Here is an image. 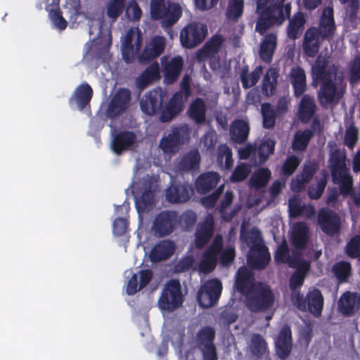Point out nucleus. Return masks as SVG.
Masks as SVG:
<instances>
[{
    "label": "nucleus",
    "instance_id": "obj_1",
    "mask_svg": "<svg viewBox=\"0 0 360 360\" xmlns=\"http://www.w3.org/2000/svg\"><path fill=\"white\" fill-rule=\"evenodd\" d=\"M327 64L326 59L321 60L320 56L316 57V85L320 86L317 98L323 108H327L342 96L337 84L338 67L333 65L327 68Z\"/></svg>",
    "mask_w": 360,
    "mask_h": 360
},
{
    "label": "nucleus",
    "instance_id": "obj_2",
    "mask_svg": "<svg viewBox=\"0 0 360 360\" xmlns=\"http://www.w3.org/2000/svg\"><path fill=\"white\" fill-rule=\"evenodd\" d=\"M329 166L333 184L340 186V194L344 198L350 196L354 204L360 207V192L354 191L353 179L346 165L345 154L338 149L333 151L330 155Z\"/></svg>",
    "mask_w": 360,
    "mask_h": 360
},
{
    "label": "nucleus",
    "instance_id": "obj_3",
    "mask_svg": "<svg viewBox=\"0 0 360 360\" xmlns=\"http://www.w3.org/2000/svg\"><path fill=\"white\" fill-rule=\"evenodd\" d=\"M285 0H273L272 5L266 13L256 11L257 19L255 31L259 34H264L269 28L281 25L287 18L290 17L291 4H285Z\"/></svg>",
    "mask_w": 360,
    "mask_h": 360
},
{
    "label": "nucleus",
    "instance_id": "obj_4",
    "mask_svg": "<svg viewBox=\"0 0 360 360\" xmlns=\"http://www.w3.org/2000/svg\"><path fill=\"white\" fill-rule=\"evenodd\" d=\"M275 296L270 286L258 282L253 290L245 297L247 308L253 313L265 312L274 304Z\"/></svg>",
    "mask_w": 360,
    "mask_h": 360
},
{
    "label": "nucleus",
    "instance_id": "obj_5",
    "mask_svg": "<svg viewBox=\"0 0 360 360\" xmlns=\"http://www.w3.org/2000/svg\"><path fill=\"white\" fill-rule=\"evenodd\" d=\"M150 13L152 19L162 20V27H165L174 25L182 15L179 4L167 2L166 0H150Z\"/></svg>",
    "mask_w": 360,
    "mask_h": 360
},
{
    "label": "nucleus",
    "instance_id": "obj_6",
    "mask_svg": "<svg viewBox=\"0 0 360 360\" xmlns=\"http://www.w3.org/2000/svg\"><path fill=\"white\" fill-rule=\"evenodd\" d=\"M184 302L181 285L178 279H170L164 285L158 299L162 311L172 312L181 307Z\"/></svg>",
    "mask_w": 360,
    "mask_h": 360
},
{
    "label": "nucleus",
    "instance_id": "obj_7",
    "mask_svg": "<svg viewBox=\"0 0 360 360\" xmlns=\"http://www.w3.org/2000/svg\"><path fill=\"white\" fill-rule=\"evenodd\" d=\"M166 93L160 87L155 88L146 92L140 100V108L146 115L154 116L159 115L160 122L165 123L169 121L162 120V116L165 111Z\"/></svg>",
    "mask_w": 360,
    "mask_h": 360
},
{
    "label": "nucleus",
    "instance_id": "obj_8",
    "mask_svg": "<svg viewBox=\"0 0 360 360\" xmlns=\"http://www.w3.org/2000/svg\"><path fill=\"white\" fill-rule=\"evenodd\" d=\"M191 94L189 76H184L180 83V90L174 93L166 103L162 120L171 121L184 110V103Z\"/></svg>",
    "mask_w": 360,
    "mask_h": 360
},
{
    "label": "nucleus",
    "instance_id": "obj_9",
    "mask_svg": "<svg viewBox=\"0 0 360 360\" xmlns=\"http://www.w3.org/2000/svg\"><path fill=\"white\" fill-rule=\"evenodd\" d=\"M305 276L296 272L293 273L290 278L289 285L292 290V301L296 307L302 311H308L315 316V288L309 290L306 297L296 289L302 285Z\"/></svg>",
    "mask_w": 360,
    "mask_h": 360
},
{
    "label": "nucleus",
    "instance_id": "obj_10",
    "mask_svg": "<svg viewBox=\"0 0 360 360\" xmlns=\"http://www.w3.org/2000/svg\"><path fill=\"white\" fill-rule=\"evenodd\" d=\"M207 34V27L206 25L193 21L188 23L181 30L180 42L185 49H193L202 43Z\"/></svg>",
    "mask_w": 360,
    "mask_h": 360
},
{
    "label": "nucleus",
    "instance_id": "obj_11",
    "mask_svg": "<svg viewBox=\"0 0 360 360\" xmlns=\"http://www.w3.org/2000/svg\"><path fill=\"white\" fill-rule=\"evenodd\" d=\"M216 331L210 326L202 327L196 333L195 341L202 354L203 360H218L214 345Z\"/></svg>",
    "mask_w": 360,
    "mask_h": 360
},
{
    "label": "nucleus",
    "instance_id": "obj_12",
    "mask_svg": "<svg viewBox=\"0 0 360 360\" xmlns=\"http://www.w3.org/2000/svg\"><path fill=\"white\" fill-rule=\"evenodd\" d=\"M131 102V92L127 88H119L112 96L108 104L105 115L110 119H115L129 108Z\"/></svg>",
    "mask_w": 360,
    "mask_h": 360
},
{
    "label": "nucleus",
    "instance_id": "obj_13",
    "mask_svg": "<svg viewBox=\"0 0 360 360\" xmlns=\"http://www.w3.org/2000/svg\"><path fill=\"white\" fill-rule=\"evenodd\" d=\"M222 283L218 279L206 281L198 292L197 300L202 308H209L215 305L221 294Z\"/></svg>",
    "mask_w": 360,
    "mask_h": 360
},
{
    "label": "nucleus",
    "instance_id": "obj_14",
    "mask_svg": "<svg viewBox=\"0 0 360 360\" xmlns=\"http://www.w3.org/2000/svg\"><path fill=\"white\" fill-rule=\"evenodd\" d=\"M179 214L174 210H163L155 217L153 230L155 236L164 237L171 234L178 224Z\"/></svg>",
    "mask_w": 360,
    "mask_h": 360
},
{
    "label": "nucleus",
    "instance_id": "obj_15",
    "mask_svg": "<svg viewBox=\"0 0 360 360\" xmlns=\"http://www.w3.org/2000/svg\"><path fill=\"white\" fill-rule=\"evenodd\" d=\"M316 222L326 235L333 236L340 233L341 220L339 215L333 210L328 208H321L316 214Z\"/></svg>",
    "mask_w": 360,
    "mask_h": 360
},
{
    "label": "nucleus",
    "instance_id": "obj_16",
    "mask_svg": "<svg viewBox=\"0 0 360 360\" xmlns=\"http://www.w3.org/2000/svg\"><path fill=\"white\" fill-rule=\"evenodd\" d=\"M335 30L333 8L331 6H328L323 9L319 20V27H316V53L318 52L319 38L322 40L330 41L333 39Z\"/></svg>",
    "mask_w": 360,
    "mask_h": 360
},
{
    "label": "nucleus",
    "instance_id": "obj_17",
    "mask_svg": "<svg viewBox=\"0 0 360 360\" xmlns=\"http://www.w3.org/2000/svg\"><path fill=\"white\" fill-rule=\"evenodd\" d=\"M223 243L221 236H216L210 246L202 254L200 269L204 272L212 271L216 266L218 255L222 250Z\"/></svg>",
    "mask_w": 360,
    "mask_h": 360
},
{
    "label": "nucleus",
    "instance_id": "obj_18",
    "mask_svg": "<svg viewBox=\"0 0 360 360\" xmlns=\"http://www.w3.org/2000/svg\"><path fill=\"white\" fill-rule=\"evenodd\" d=\"M270 260V253L264 245H255L250 247L247 255V262L251 269L263 270L268 266Z\"/></svg>",
    "mask_w": 360,
    "mask_h": 360
},
{
    "label": "nucleus",
    "instance_id": "obj_19",
    "mask_svg": "<svg viewBox=\"0 0 360 360\" xmlns=\"http://www.w3.org/2000/svg\"><path fill=\"white\" fill-rule=\"evenodd\" d=\"M193 191L191 186L188 184L172 182L165 191V199L170 203H184L191 198Z\"/></svg>",
    "mask_w": 360,
    "mask_h": 360
},
{
    "label": "nucleus",
    "instance_id": "obj_20",
    "mask_svg": "<svg viewBox=\"0 0 360 360\" xmlns=\"http://www.w3.org/2000/svg\"><path fill=\"white\" fill-rule=\"evenodd\" d=\"M187 129L184 127L172 128L171 132L161 139L159 146L165 153H175L179 150L180 145L183 143L184 136Z\"/></svg>",
    "mask_w": 360,
    "mask_h": 360
},
{
    "label": "nucleus",
    "instance_id": "obj_21",
    "mask_svg": "<svg viewBox=\"0 0 360 360\" xmlns=\"http://www.w3.org/2000/svg\"><path fill=\"white\" fill-rule=\"evenodd\" d=\"M253 274L245 266L238 268L234 283L236 290L245 297L256 286Z\"/></svg>",
    "mask_w": 360,
    "mask_h": 360
},
{
    "label": "nucleus",
    "instance_id": "obj_22",
    "mask_svg": "<svg viewBox=\"0 0 360 360\" xmlns=\"http://www.w3.org/2000/svg\"><path fill=\"white\" fill-rule=\"evenodd\" d=\"M165 57L162 58L165 81L171 84L179 78L184 64V59L180 56L172 58L169 61L165 62Z\"/></svg>",
    "mask_w": 360,
    "mask_h": 360
},
{
    "label": "nucleus",
    "instance_id": "obj_23",
    "mask_svg": "<svg viewBox=\"0 0 360 360\" xmlns=\"http://www.w3.org/2000/svg\"><path fill=\"white\" fill-rule=\"evenodd\" d=\"M360 307V295L356 292H345L339 298L338 309L346 316H352Z\"/></svg>",
    "mask_w": 360,
    "mask_h": 360
},
{
    "label": "nucleus",
    "instance_id": "obj_24",
    "mask_svg": "<svg viewBox=\"0 0 360 360\" xmlns=\"http://www.w3.org/2000/svg\"><path fill=\"white\" fill-rule=\"evenodd\" d=\"M276 354L281 359H285L292 351V332L288 325H285L280 330L276 340Z\"/></svg>",
    "mask_w": 360,
    "mask_h": 360
},
{
    "label": "nucleus",
    "instance_id": "obj_25",
    "mask_svg": "<svg viewBox=\"0 0 360 360\" xmlns=\"http://www.w3.org/2000/svg\"><path fill=\"white\" fill-rule=\"evenodd\" d=\"M220 180L221 176L217 172H203L195 180V189L200 194H207L217 187Z\"/></svg>",
    "mask_w": 360,
    "mask_h": 360
},
{
    "label": "nucleus",
    "instance_id": "obj_26",
    "mask_svg": "<svg viewBox=\"0 0 360 360\" xmlns=\"http://www.w3.org/2000/svg\"><path fill=\"white\" fill-rule=\"evenodd\" d=\"M214 226L212 217H207L198 226L195 234V245L197 248L201 249L210 242L214 234Z\"/></svg>",
    "mask_w": 360,
    "mask_h": 360
},
{
    "label": "nucleus",
    "instance_id": "obj_27",
    "mask_svg": "<svg viewBox=\"0 0 360 360\" xmlns=\"http://www.w3.org/2000/svg\"><path fill=\"white\" fill-rule=\"evenodd\" d=\"M136 141V136L133 131H122L114 136L111 148L117 155H120L133 146Z\"/></svg>",
    "mask_w": 360,
    "mask_h": 360
},
{
    "label": "nucleus",
    "instance_id": "obj_28",
    "mask_svg": "<svg viewBox=\"0 0 360 360\" xmlns=\"http://www.w3.org/2000/svg\"><path fill=\"white\" fill-rule=\"evenodd\" d=\"M174 250L175 244L172 240H161L152 248L150 259L153 262L166 260L174 254Z\"/></svg>",
    "mask_w": 360,
    "mask_h": 360
},
{
    "label": "nucleus",
    "instance_id": "obj_29",
    "mask_svg": "<svg viewBox=\"0 0 360 360\" xmlns=\"http://www.w3.org/2000/svg\"><path fill=\"white\" fill-rule=\"evenodd\" d=\"M309 231L307 226L304 222L295 223L293 226L290 240L295 250L304 249L308 243Z\"/></svg>",
    "mask_w": 360,
    "mask_h": 360
},
{
    "label": "nucleus",
    "instance_id": "obj_30",
    "mask_svg": "<svg viewBox=\"0 0 360 360\" xmlns=\"http://www.w3.org/2000/svg\"><path fill=\"white\" fill-rule=\"evenodd\" d=\"M93 89L88 83H82L75 90L71 101H75L79 110H84L90 103L93 97Z\"/></svg>",
    "mask_w": 360,
    "mask_h": 360
},
{
    "label": "nucleus",
    "instance_id": "obj_31",
    "mask_svg": "<svg viewBox=\"0 0 360 360\" xmlns=\"http://www.w3.org/2000/svg\"><path fill=\"white\" fill-rule=\"evenodd\" d=\"M250 127L248 123L241 119L234 120L230 128L231 139L239 144L244 143L248 138Z\"/></svg>",
    "mask_w": 360,
    "mask_h": 360
},
{
    "label": "nucleus",
    "instance_id": "obj_32",
    "mask_svg": "<svg viewBox=\"0 0 360 360\" xmlns=\"http://www.w3.org/2000/svg\"><path fill=\"white\" fill-rule=\"evenodd\" d=\"M206 110L205 101L201 98H196L191 103L187 113L195 123L201 124L205 122Z\"/></svg>",
    "mask_w": 360,
    "mask_h": 360
},
{
    "label": "nucleus",
    "instance_id": "obj_33",
    "mask_svg": "<svg viewBox=\"0 0 360 360\" xmlns=\"http://www.w3.org/2000/svg\"><path fill=\"white\" fill-rule=\"evenodd\" d=\"M289 19V22L287 27V34L290 39H298L304 29V25L306 22L305 15L298 11L295 13L292 18Z\"/></svg>",
    "mask_w": 360,
    "mask_h": 360
},
{
    "label": "nucleus",
    "instance_id": "obj_34",
    "mask_svg": "<svg viewBox=\"0 0 360 360\" xmlns=\"http://www.w3.org/2000/svg\"><path fill=\"white\" fill-rule=\"evenodd\" d=\"M277 46V36L276 33H269L264 37L261 42L259 55L262 60L271 63L273 55Z\"/></svg>",
    "mask_w": 360,
    "mask_h": 360
},
{
    "label": "nucleus",
    "instance_id": "obj_35",
    "mask_svg": "<svg viewBox=\"0 0 360 360\" xmlns=\"http://www.w3.org/2000/svg\"><path fill=\"white\" fill-rule=\"evenodd\" d=\"M200 155L197 150L186 153L177 163L176 168L181 172H190L198 169L200 166Z\"/></svg>",
    "mask_w": 360,
    "mask_h": 360
},
{
    "label": "nucleus",
    "instance_id": "obj_36",
    "mask_svg": "<svg viewBox=\"0 0 360 360\" xmlns=\"http://www.w3.org/2000/svg\"><path fill=\"white\" fill-rule=\"evenodd\" d=\"M290 81L295 96H301L306 90V75L300 67L292 68L290 71Z\"/></svg>",
    "mask_w": 360,
    "mask_h": 360
},
{
    "label": "nucleus",
    "instance_id": "obj_37",
    "mask_svg": "<svg viewBox=\"0 0 360 360\" xmlns=\"http://www.w3.org/2000/svg\"><path fill=\"white\" fill-rule=\"evenodd\" d=\"M159 77V65L157 63L150 65L136 78V85L140 89H145L150 82Z\"/></svg>",
    "mask_w": 360,
    "mask_h": 360
},
{
    "label": "nucleus",
    "instance_id": "obj_38",
    "mask_svg": "<svg viewBox=\"0 0 360 360\" xmlns=\"http://www.w3.org/2000/svg\"><path fill=\"white\" fill-rule=\"evenodd\" d=\"M154 204V191H143L139 197L135 198L136 209L139 214L149 212L153 209Z\"/></svg>",
    "mask_w": 360,
    "mask_h": 360
},
{
    "label": "nucleus",
    "instance_id": "obj_39",
    "mask_svg": "<svg viewBox=\"0 0 360 360\" xmlns=\"http://www.w3.org/2000/svg\"><path fill=\"white\" fill-rule=\"evenodd\" d=\"M278 72L276 69L269 68L266 71L262 84V91L267 97L272 96L276 91Z\"/></svg>",
    "mask_w": 360,
    "mask_h": 360
},
{
    "label": "nucleus",
    "instance_id": "obj_40",
    "mask_svg": "<svg viewBox=\"0 0 360 360\" xmlns=\"http://www.w3.org/2000/svg\"><path fill=\"white\" fill-rule=\"evenodd\" d=\"M331 271L338 283H345L352 276V264L349 262L339 261L333 264Z\"/></svg>",
    "mask_w": 360,
    "mask_h": 360
},
{
    "label": "nucleus",
    "instance_id": "obj_41",
    "mask_svg": "<svg viewBox=\"0 0 360 360\" xmlns=\"http://www.w3.org/2000/svg\"><path fill=\"white\" fill-rule=\"evenodd\" d=\"M262 66H257L251 73H249L248 66H244L242 68L240 78L242 86L244 89H249L255 86L262 74Z\"/></svg>",
    "mask_w": 360,
    "mask_h": 360
},
{
    "label": "nucleus",
    "instance_id": "obj_42",
    "mask_svg": "<svg viewBox=\"0 0 360 360\" xmlns=\"http://www.w3.org/2000/svg\"><path fill=\"white\" fill-rule=\"evenodd\" d=\"M142 46V38L137 34L134 44H122V55L123 60L127 63H131L136 58L139 59V52Z\"/></svg>",
    "mask_w": 360,
    "mask_h": 360
},
{
    "label": "nucleus",
    "instance_id": "obj_43",
    "mask_svg": "<svg viewBox=\"0 0 360 360\" xmlns=\"http://www.w3.org/2000/svg\"><path fill=\"white\" fill-rule=\"evenodd\" d=\"M315 112V103L308 95L303 96L298 111L299 119L303 123H307Z\"/></svg>",
    "mask_w": 360,
    "mask_h": 360
},
{
    "label": "nucleus",
    "instance_id": "obj_44",
    "mask_svg": "<svg viewBox=\"0 0 360 360\" xmlns=\"http://www.w3.org/2000/svg\"><path fill=\"white\" fill-rule=\"evenodd\" d=\"M233 198L234 195L233 191H226L219 205V212L222 219L226 221H231L238 211L237 209H233L229 212L226 210L232 204Z\"/></svg>",
    "mask_w": 360,
    "mask_h": 360
},
{
    "label": "nucleus",
    "instance_id": "obj_45",
    "mask_svg": "<svg viewBox=\"0 0 360 360\" xmlns=\"http://www.w3.org/2000/svg\"><path fill=\"white\" fill-rule=\"evenodd\" d=\"M249 349L253 356L262 358L267 349V343L260 334L254 333L250 338Z\"/></svg>",
    "mask_w": 360,
    "mask_h": 360
},
{
    "label": "nucleus",
    "instance_id": "obj_46",
    "mask_svg": "<svg viewBox=\"0 0 360 360\" xmlns=\"http://www.w3.org/2000/svg\"><path fill=\"white\" fill-rule=\"evenodd\" d=\"M276 141L271 139H264L256 147V155L258 156V163L264 164L269 157L274 153Z\"/></svg>",
    "mask_w": 360,
    "mask_h": 360
},
{
    "label": "nucleus",
    "instance_id": "obj_47",
    "mask_svg": "<svg viewBox=\"0 0 360 360\" xmlns=\"http://www.w3.org/2000/svg\"><path fill=\"white\" fill-rule=\"evenodd\" d=\"M261 112L262 115L263 127L265 129H272L275 126L276 114L273 106L269 103H264L261 105Z\"/></svg>",
    "mask_w": 360,
    "mask_h": 360
},
{
    "label": "nucleus",
    "instance_id": "obj_48",
    "mask_svg": "<svg viewBox=\"0 0 360 360\" xmlns=\"http://www.w3.org/2000/svg\"><path fill=\"white\" fill-rule=\"evenodd\" d=\"M244 0H229L226 15L231 21H237L243 14Z\"/></svg>",
    "mask_w": 360,
    "mask_h": 360
},
{
    "label": "nucleus",
    "instance_id": "obj_49",
    "mask_svg": "<svg viewBox=\"0 0 360 360\" xmlns=\"http://www.w3.org/2000/svg\"><path fill=\"white\" fill-rule=\"evenodd\" d=\"M312 136L311 130L297 131L292 143V148L295 151H303L306 149Z\"/></svg>",
    "mask_w": 360,
    "mask_h": 360
},
{
    "label": "nucleus",
    "instance_id": "obj_50",
    "mask_svg": "<svg viewBox=\"0 0 360 360\" xmlns=\"http://www.w3.org/2000/svg\"><path fill=\"white\" fill-rule=\"evenodd\" d=\"M231 149L226 144H220L217 148V162L222 166L225 158L224 167L231 169L233 164Z\"/></svg>",
    "mask_w": 360,
    "mask_h": 360
},
{
    "label": "nucleus",
    "instance_id": "obj_51",
    "mask_svg": "<svg viewBox=\"0 0 360 360\" xmlns=\"http://www.w3.org/2000/svg\"><path fill=\"white\" fill-rule=\"evenodd\" d=\"M223 41L224 39L221 35H214L206 42L200 53L205 56H214L219 51Z\"/></svg>",
    "mask_w": 360,
    "mask_h": 360
},
{
    "label": "nucleus",
    "instance_id": "obj_52",
    "mask_svg": "<svg viewBox=\"0 0 360 360\" xmlns=\"http://www.w3.org/2000/svg\"><path fill=\"white\" fill-rule=\"evenodd\" d=\"M126 0H110L106 8V15L115 22L122 13Z\"/></svg>",
    "mask_w": 360,
    "mask_h": 360
},
{
    "label": "nucleus",
    "instance_id": "obj_53",
    "mask_svg": "<svg viewBox=\"0 0 360 360\" xmlns=\"http://www.w3.org/2000/svg\"><path fill=\"white\" fill-rule=\"evenodd\" d=\"M302 46L307 56H315V27H311L306 32Z\"/></svg>",
    "mask_w": 360,
    "mask_h": 360
},
{
    "label": "nucleus",
    "instance_id": "obj_54",
    "mask_svg": "<svg viewBox=\"0 0 360 360\" xmlns=\"http://www.w3.org/2000/svg\"><path fill=\"white\" fill-rule=\"evenodd\" d=\"M297 252H293L290 256L288 247L285 240H283L278 247L275 252L274 259L277 263L288 264L290 265V261L294 258V255Z\"/></svg>",
    "mask_w": 360,
    "mask_h": 360
},
{
    "label": "nucleus",
    "instance_id": "obj_55",
    "mask_svg": "<svg viewBox=\"0 0 360 360\" xmlns=\"http://www.w3.org/2000/svg\"><path fill=\"white\" fill-rule=\"evenodd\" d=\"M289 266L295 268L296 273L306 276L310 269V263L302 259L300 253H296V255H294V258L291 259Z\"/></svg>",
    "mask_w": 360,
    "mask_h": 360
},
{
    "label": "nucleus",
    "instance_id": "obj_56",
    "mask_svg": "<svg viewBox=\"0 0 360 360\" xmlns=\"http://www.w3.org/2000/svg\"><path fill=\"white\" fill-rule=\"evenodd\" d=\"M271 176V172L267 168H262L257 172L254 173L251 178L252 185L257 188L265 186Z\"/></svg>",
    "mask_w": 360,
    "mask_h": 360
},
{
    "label": "nucleus",
    "instance_id": "obj_57",
    "mask_svg": "<svg viewBox=\"0 0 360 360\" xmlns=\"http://www.w3.org/2000/svg\"><path fill=\"white\" fill-rule=\"evenodd\" d=\"M251 169L248 165L240 163L234 169L230 177V180L232 183L241 182L248 178Z\"/></svg>",
    "mask_w": 360,
    "mask_h": 360
},
{
    "label": "nucleus",
    "instance_id": "obj_58",
    "mask_svg": "<svg viewBox=\"0 0 360 360\" xmlns=\"http://www.w3.org/2000/svg\"><path fill=\"white\" fill-rule=\"evenodd\" d=\"M290 216L293 218H297L303 216L304 209H308L311 211L312 208L310 205L301 204V201L297 198H292L289 200L288 203Z\"/></svg>",
    "mask_w": 360,
    "mask_h": 360
},
{
    "label": "nucleus",
    "instance_id": "obj_59",
    "mask_svg": "<svg viewBox=\"0 0 360 360\" xmlns=\"http://www.w3.org/2000/svg\"><path fill=\"white\" fill-rule=\"evenodd\" d=\"M196 214L192 210H186L180 216L179 215L178 223L184 230H189L196 222Z\"/></svg>",
    "mask_w": 360,
    "mask_h": 360
},
{
    "label": "nucleus",
    "instance_id": "obj_60",
    "mask_svg": "<svg viewBox=\"0 0 360 360\" xmlns=\"http://www.w3.org/2000/svg\"><path fill=\"white\" fill-rule=\"evenodd\" d=\"M349 81L352 84L360 82V56H356L349 64Z\"/></svg>",
    "mask_w": 360,
    "mask_h": 360
},
{
    "label": "nucleus",
    "instance_id": "obj_61",
    "mask_svg": "<svg viewBox=\"0 0 360 360\" xmlns=\"http://www.w3.org/2000/svg\"><path fill=\"white\" fill-rule=\"evenodd\" d=\"M224 186L223 184L220 185L212 193L202 197L201 198L202 204L207 208L214 207L219 198L221 196L224 191Z\"/></svg>",
    "mask_w": 360,
    "mask_h": 360
},
{
    "label": "nucleus",
    "instance_id": "obj_62",
    "mask_svg": "<svg viewBox=\"0 0 360 360\" xmlns=\"http://www.w3.org/2000/svg\"><path fill=\"white\" fill-rule=\"evenodd\" d=\"M49 16L55 27L58 30H63L67 27L68 22L63 17L59 8L51 9L49 12Z\"/></svg>",
    "mask_w": 360,
    "mask_h": 360
},
{
    "label": "nucleus",
    "instance_id": "obj_63",
    "mask_svg": "<svg viewBox=\"0 0 360 360\" xmlns=\"http://www.w3.org/2000/svg\"><path fill=\"white\" fill-rule=\"evenodd\" d=\"M299 165L300 160L295 155L288 157L282 167L283 174L286 176L292 174Z\"/></svg>",
    "mask_w": 360,
    "mask_h": 360
},
{
    "label": "nucleus",
    "instance_id": "obj_64",
    "mask_svg": "<svg viewBox=\"0 0 360 360\" xmlns=\"http://www.w3.org/2000/svg\"><path fill=\"white\" fill-rule=\"evenodd\" d=\"M149 49L154 53L155 56H160L164 51L165 46V40L162 37H155L153 38L148 45Z\"/></svg>",
    "mask_w": 360,
    "mask_h": 360
}]
</instances>
